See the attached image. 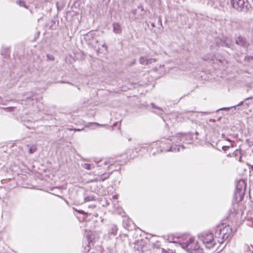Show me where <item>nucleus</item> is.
<instances>
[{"mask_svg": "<svg viewBox=\"0 0 253 253\" xmlns=\"http://www.w3.org/2000/svg\"><path fill=\"white\" fill-rule=\"evenodd\" d=\"M180 246L186 251L191 253H202L198 242L190 235H185L179 240Z\"/></svg>", "mask_w": 253, "mask_h": 253, "instance_id": "nucleus-1", "label": "nucleus"}, {"mask_svg": "<svg viewBox=\"0 0 253 253\" xmlns=\"http://www.w3.org/2000/svg\"><path fill=\"white\" fill-rule=\"evenodd\" d=\"M186 134L181 133H177L175 136H171L170 139V141L171 142V146L169 149H165L164 151L176 152H179L180 148L184 149V147L183 145H178L177 144L181 142H184L186 140Z\"/></svg>", "mask_w": 253, "mask_h": 253, "instance_id": "nucleus-2", "label": "nucleus"}, {"mask_svg": "<svg viewBox=\"0 0 253 253\" xmlns=\"http://www.w3.org/2000/svg\"><path fill=\"white\" fill-rule=\"evenodd\" d=\"M232 234V229L229 226L220 225L217 227L215 232V237L217 242L222 243L224 240L229 239Z\"/></svg>", "mask_w": 253, "mask_h": 253, "instance_id": "nucleus-3", "label": "nucleus"}, {"mask_svg": "<svg viewBox=\"0 0 253 253\" xmlns=\"http://www.w3.org/2000/svg\"><path fill=\"white\" fill-rule=\"evenodd\" d=\"M203 243L205 244L207 248L210 249L214 245V241L213 234L211 233H204L201 238Z\"/></svg>", "mask_w": 253, "mask_h": 253, "instance_id": "nucleus-4", "label": "nucleus"}, {"mask_svg": "<svg viewBox=\"0 0 253 253\" xmlns=\"http://www.w3.org/2000/svg\"><path fill=\"white\" fill-rule=\"evenodd\" d=\"M246 1L247 0H230V4L233 8L241 12L245 8Z\"/></svg>", "mask_w": 253, "mask_h": 253, "instance_id": "nucleus-5", "label": "nucleus"}, {"mask_svg": "<svg viewBox=\"0 0 253 253\" xmlns=\"http://www.w3.org/2000/svg\"><path fill=\"white\" fill-rule=\"evenodd\" d=\"M236 43L245 48H247L248 47L249 43L246 41V39L241 37L239 36L235 40Z\"/></svg>", "mask_w": 253, "mask_h": 253, "instance_id": "nucleus-6", "label": "nucleus"}, {"mask_svg": "<svg viewBox=\"0 0 253 253\" xmlns=\"http://www.w3.org/2000/svg\"><path fill=\"white\" fill-rule=\"evenodd\" d=\"M246 186L245 182L243 180H239L237 183L235 192H245Z\"/></svg>", "mask_w": 253, "mask_h": 253, "instance_id": "nucleus-7", "label": "nucleus"}, {"mask_svg": "<svg viewBox=\"0 0 253 253\" xmlns=\"http://www.w3.org/2000/svg\"><path fill=\"white\" fill-rule=\"evenodd\" d=\"M118 228L116 225L112 224L109 225L108 229V234L109 236H115L117 234Z\"/></svg>", "mask_w": 253, "mask_h": 253, "instance_id": "nucleus-8", "label": "nucleus"}, {"mask_svg": "<svg viewBox=\"0 0 253 253\" xmlns=\"http://www.w3.org/2000/svg\"><path fill=\"white\" fill-rule=\"evenodd\" d=\"M245 192H234V201L236 202L239 203L244 198Z\"/></svg>", "mask_w": 253, "mask_h": 253, "instance_id": "nucleus-9", "label": "nucleus"}, {"mask_svg": "<svg viewBox=\"0 0 253 253\" xmlns=\"http://www.w3.org/2000/svg\"><path fill=\"white\" fill-rule=\"evenodd\" d=\"M113 31L116 34H120L122 33V26L118 22L114 23L113 24Z\"/></svg>", "mask_w": 253, "mask_h": 253, "instance_id": "nucleus-10", "label": "nucleus"}, {"mask_svg": "<svg viewBox=\"0 0 253 253\" xmlns=\"http://www.w3.org/2000/svg\"><path fill=\"white\" fill-rule=\"evenodd\" d=\"M110 175V173H104L103 174L98 176L96 179L98 181H103L107 179Z\"/></svg>", "mask_w": 253, "mask_h": 253, "instance_id": "nucleus-11", "label": "nucleus"}, {"mask_svg": "<svg viewBox=\"0 0 253 253\" xmlns=\"http://www.w3.org/2000/svg\"><path fill=\"white\" fill-rule=\"evenodd\" d=\"M82 167L86 169L91 170L94 168V166L93 164H84L82 165Z\"/></svg>", "mask_w": 253, "mask_h": 253, "instance_id": "nucleus-12", "label": "nucleus"}, {"mask_svg": "<svg viewBox=\"0 0 253 253\" xmlns=\"http://www.w3.org/2000/svg\"><path fill=\"white\" fill-rule=\"evenodd\" d=\"M243 102H244V101H242L241 102H240L238 104H237V105L231 106V107H230L222 108L219 109L218 110H229V109H230L231 108H236V107L242 105L243 104Z\"/></svg>", "mask_w": 253, "mask_h": 253, "instance_id": "nucleus-13", "label": "nucleus"}, {"mask_svg": "<svg viewBox=\"0 0 253 253\" xmlns=\"http://www.w3.org/2000/svg\"><path fill=\"white\" fill-rule=\"evenodd\" d=\"M139 63L143 65H148V62H147V58L145 57L142 56L139 58Z\"/></svg>", "mask_w": 253, "mask_h": 253, "instance_id": "nucleus-14", "label": "nucleus"}, {"mask_svg": "<svg viewBox=\"0 0 253 253\" xmlns=\"http://www.w3.org/2000/svg\"><path fill=\"white\" fill-rule=\"evenodd\" d=\"M94 197L93 196L90 195L88 196L85 197L84 198V202H86L93 201V200H94Z\"/></svg>", "mask_w": 253, "mask_h": 253, "instance_id": "nucleus-15", "label": "nucleus"}, {"mask_svg": "<svg viewBox=\"0 0 253 253\" xmlns=\"http://www.w3.org/2000/svg\"><path fill=\"white\" fill-rule=\"evenodd\" d=\"M221 42H220V44L222 46H225V47H230V44L227 43V42H226L225 41H223L221 40H220Z\"/></svg>", "mask_w": 253, "mask_h": 253, "instance_id": "nucleus-16", "label": "nucleus"}, {"mask_svg": "<svg viewBox=\"0 0 253 253\" xmlns=\"http://www.w3.org/2000/svg\"><path fill=\"white\" fill-rule=\"evenodd\" d=\"M93 33L92 32L88 33L85 36V39L87 40H89L90 38L93 37Z\"/></svg>", "mask_w": 253, "mask_h": 253, "instance_id": "nucleus-17", "label": "nucleus"}, {"mask_svg": "<svg viewBox=\"0 0 253 253\" xmlns=\"http://www.w3.org/2000/svg\"><path fill=\"white\" fill-rule=\"evenodd\" d=\"M204 60H210L211 61L213 59V56L212 55H210L209 57H208L207 56H205L203 58Z\"/></svg>", "mask_w": 253, "mask_h": 253, "instance_id": "nucleus-18", "label": "nucleus"}, {"mask_svg": "<svg viewBox=\"0 0 253 253\" xmlns=\"http://www.w3.org/2000/svg\"><path fill=\"white\" fill-rule=\"evenodd\" d=\"M16 3L19 4V5H20L21 6H23V7H25V2H24V1H22V0H17L16 1Z\"/></svg>", "mask_w": 253, "mask_h": 253, "instance_id": "nucleus-19", "label": "nucleus"}, {"mask_svg": "<svg viewBox=\"0 0 253 253\" xmlns=\"http://www.w3.org/2000/svg\"><path fill=\"white\" fill-rule=\"evenodd\" d=\"M156 61V59L155 58H147V62H148V65L151 64L153 62H155Z\"/></svg>", "mask_w": 253, "mask_h": 253, "instance_id": "nucleus-20", "label": "nucleus"}, {"mask_svg": "<svg viewBox=\"0 0 253 253\" xmlns=\"http://www.w3.org/2000/svg\"><path fill=\"white\" fill-rule=\"evenodd\" d=\"M36 149H37L35 146H32L29 149V152L30 154H32L35 152L36 151Z\"/></svg>", "mask_w": 253, "mask_h": 253, "instance_id": "nucleus-21", "label": "nucleus"}, {"mask_svg": "<svg viewBox=\"0 0 253 253\" xmlns=\"http://www.w3.org/2000/svg\"><path fill=\"white\" fill-rule=\"evenodd\" d=\"M151 106H152V107H153V108H154V109H157V110H159V111H163V110H162V109L161 108L159 107L158 106H156L155 105V104H154V103H152L151 104Z\"/></svg>", "mask_w": 253, "mask_h": 253, "instance_id": "nucleus-22", "label": "nucleus"}, {"mask_svg": "<svg viewBox=\"0 0 253 253\" xmlns=\"http://www.w3.org/2000/svg\"><path fill=\"white\" fill-rule=\"evenodd\" d=\"M46 56L49 60L53 61L54 60V57L53 55L47 54Z\"/></svg>", "mask_w": 253, "mask_h": 253, "instance_id": "nucleus-23", "label": "nucleus"}, {"mask_svg": "<svg viewBox=\"0 0 253 253\" xmlns=\"http://www.w3.org/2000/svg\"><path fill=\"white\" fill-rule=\"evenodd\" d=\"M243 247H244V249L245 251H248L249 250L251 251L250 247L247 244H245L244 245Z\"/></svg>", "mask_w": 253, "mask_h": 253, "instance_id": "nucleus-24", "label": "nucleus"}, {"mask_svg": "<svg viewBox=\"0 0 253 253\" xmlns=\"http://www.w3.org/2000/svg\"><path fill=\"white\" fill-rule=\"evenodd\" d=\"M249 196L250 200L252 202H253V192H250L249 193Z\"/></svg>", "mask_w": 253, "mask_h": 253, "instance_id": "nucleus-25", "label": "nucleus"}, {"mask_svg": "<svg viewBox=\"0 0 253 253\" xmlns=\"http://www.w3.org/2000/svg\"><path fill=\"white\" fill-rule=\"evenodd\" d=\"M229 148V146H224L222 147V149L224 151H226L227 150V149H228Z\"/></svg>", "mask_w": 253, "mask_h": 253, "instance_id": "nucleus-26", "label": "nucleus"}, {"mask_svg": "<svg viewBox=\"0 0 253 253\" xmlns=\"http://www.w3.org/2000/svg\"><path fill=\"white\" fill-rule=\"evenodd\" d=\"M136 11H137V10H136V9H133V10H132L131 12H132L134 15H135V14H136Z\"/></svg>", "mask_w": 253, "mask_h": 253, "instance_id": "nucleus-27", "label": "nucleus"}, {"mask_svg": "<svg viewBox=\"0 0 253 253\" xmlns=\"http://www.w3.org/2000/svg\"><path fill=\"white\" fill-rule=\"evenodd\" d=\"M113 198L114 199H118V195H115L113 196Z\"/></svg>", "mask_w": 253, "mask_h": 253, "instance_id": "nucleus-28", "label": "nucleus"}, {"mask_svg": "<svg viewBox=\"0 0 253 253\" xmlns=\"http://www.w3.org/2000/svg\"><path fill=\"white\" fill-rule=\"evenodd\" d=\"M159 23H160V25H162V22L160 19H159Z\"/></svg>", "mask_w": 253, "mask_h": 253, "instance_id": "nucleus-29", "label": "nucleus"}, {"mask_svg": "<svg viewBox=\"0 0 253 253\" xmlns=\"http://www.w3.org/2000/svg\"><path fill=\"white\" fill-rule=\"evenodd\" d=\"M151 26H152V27H155L154 23H151Z\"/></svg>", "mask_w": 253, "mask_h": 253, "instance_id": "nucleus-30", "label": "nucleus"}, {"mask_svg": "<svg viewBox=\"0 0 253 253\" xmlns=\"http://www.w3.org/2000/svg\"><path fill=\"white\" fill-rule=\"evenodd\" d=\"M83 129H75V130H76V131H80V130H83Z\"/></svg>", "mask_w": 253, "mask_h": 253, "instance_id": "nucleus-31", "label": "nucleus"}, {"mask_svg": "<svg viewBox=\"0 0 253 253\" xmlns=\"http://www.w3.org/2000/svg\"><path fill=\"white\" fill-rule=\"evenodd\" d=\"M104 164H105V165H108V163H107V162H105L104 163Z\"/></svg>", "mask_w": 253, "mask_h": 253, "instance_id": "nucleus-32", "label": "nucleus"}, {"mask_svg": "<svg viewBox=\"0 0 253 253\" xmlns=\"http://www.w3.org/2000/svg\"><path fill=\"white\" fill-rule=\"evenodd\" d=\"M250 98H251V97H248V98H246V99H245V100H248V99H250Z\"/></svg>", "mask_w": 253, "mask_h": 253, "instance_id": "nucleus-33", "label": "nucleus"}, {"mask_svg": "<svg viewBox=\"0 0 253 253\" xmlns=\"http://www.w3.org/2000/svg\"><path fill=\"white\" fill-rule=\"evenodd\" d=\"M13 108H14V107H11V108H10V109H11V110H13Z\"/></svg>", "mask_w": 253, "mask_h": 253, "instance_id": "nucleus-34", "label": "nucleus"}]
</instances>
